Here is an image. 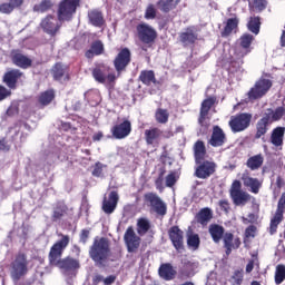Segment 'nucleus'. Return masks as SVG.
<instances>
[{"label":"nucleus","instance_id":"obj_29","mask_svg":"<svg viewBox=\"0 0 285 285\" xmlns=\"http://www.w3.org/2000/svg\"><path fill=\"white\" fill-rule=\"evenodd\" d=\"M285 127H276L271 134V144L276 148L284 146Z\"/></svg>","mask_w":285,"mask_h":285},{"label":"nucleus","instance_id":"obj_31","mask_svg":"<svg viewBox=\"0 0 285 285\" xmlns=\"http://www.w3.org/2000/svg\"><path fill=\"white\" fill-rule=\"evenodd\" d=\"M88 19L90 21V24L95 26L96 28H101V26L106 23V20L104 19V13L97 9L88 12Z\"/></svg>","mask_w":285,"mask_h":285},{"label":"nucleus","instance_id":"obj_47","mask_svg":"<svg viewBox=\"0 0 285 285\" xmlns=\"http://www.w3.org/2000/svg\"><path fill=\"white\" fill-rule=\"evenodd\" d=\"M285 281V265L279 264L276 266L275 271V284L279 285Z\"/></svg>","mask_w":285,"mask_h":285},{"label":"nucleus","instance_id":"obj_33","mask_svg":"<svg viewBox=\"0 0 285 285\" xmlns=\"http://www.w3.org/2000/svg\"><path fill=\"white\" fill-rule=\"evenodd\" d=\"M213 219V209L208 207L202 208L196 215V222L202 226H206Z\"/></svg>","mask_w":285,"mask_h":285},{"label":"nucleus","instance_id":"obj_10","mask_svg":"<svg viewBox=\"0 0 285 285\" xmlns=\"http://www.w3.org/2000/svg\"><path fill=\"white\" fill-rule=\"evenodd\" d=\"M195 177L197 179H208L213 177V174L217 171V164L213 160L203 159L195 163Z\"/></svg>","mask_w":285,"mask_h":285},{"label":"nucleus","instance_id":"obj_27","mask_svg":"<svg viewBox=\"0 0 285 285\" xmlns=\"http://www.w3.org/2000/svg\"><path fill=\"white\" fill-rule=\"evenodd\" d=\"M138 79L144 86H161V81L157 80L153 70H141Z\"/></svg>","mask_w":285,"mask_h":285},{"label":"nucleus","instance_id":"obj_14","mask_svg":"<svg viewBox=\"0 0 285 285\" xmlns=\"http://www.w3.org/2000/svg\"><path fill=\"white\" fill-rule=\"evenodd\" d=\"M124 242L126 244L128 253H137L139 246H141V237L137 236L135 228L129 226L124 235Z\"/></svg>","mask_w":285,"mask_h":285},{"label":"nucleus","instance_id":"obj_7","mask_svg":"<svg viewBox=\"0 0 285 285\" xmlns=\"http://www.w3.org/2000/svg\"><path fill=\"white\" fill-rule=\"evenodd\" d=\"M250 121H253V114L240 112L230 117L228 126L232 132H244L250 128Z\"/></svg>","mask_w":285,"mask_h":285},{"label":"nucleus","instance_id":"obj_58","mask_svg":"<svg viewBox=\"0 0 285 285\" xmlns=\"http://www.w3.org/2000/svg\"><path fill=\"white\" fill-rule=\"evenodd\" d=\"M267 6H268V2L266 0H254V8L258 10V12L266 10Z\"/></svg>","mask_w":285,"mask_h":285},{"label":"nucleus","instance_id":"obj_20","mask_svg":"<svg viewBox=\"0 0 285 285\" xmlns=\"http://www.w3.org/2000/svg\"><path fill=\"white\" fill-rule=\"evenodd\" d=\"M23 77V72L19 69H11L6 71L2 77V83L7 86L10 90H17V83H19V79Z\"/></svg>","mask_w":285,"mask_h":285},{"label":"nucleus","instance_id":"obj_42","mask_svg":"<svg viewBox=\"0 0 285 285\" xmlns=\"http://www.w3.org/2000/svg\"><path fill=\"white\" fill-rule=\"evenodd\" d=\"M200 244H202V239L199 238V234H188L187 235L188 248H193V250H198Z\"/></svg>","mask_w":285,"mask_h":285},{"label":"nucleus","instance_id":"obj_9","mask_svg":"<svg viewBox=\"0 0 285 285\" xmlns=\"http://www.w3.org/2000/svg\"><path fill=\"white\" fill-rule=\"evenodd\" d=\"M144 202L145 204H149V206L153 208L156 215H158V217H166L168 213V206L166 205V203H164V200H161L159 195L153 191L146 193L144 195Z\"/></svg>","mask_w":285,"mask_h":285},{"label":"nucleus","instance_id":"obj_12","mask_svg":"<svg viewBox=\"0 0 285 285\" xmlns=\"http://www.w3.org/2000/svg\"><path fill=\"white\" fill-rule=\"evenodd\" d=\"M284 210H285V193L281 195V198L277 203V209L275 212V215L271 219L269 224V233L271 235H275L277 233V226L284 222Z\"/></svg>","mask_w":285,"mask_h":285},{"label":"nucleus","instance_id":"obj_13","mask_svg":"<svg viewBox=\"0 0 285 285\" xmlns=\"http://www.w3.org/2000/svg\"><path fill=\"white\" fill-rule=\"evenodd\" d=\"M168 237L177 253H184L186 249L184 245V230L179 226L174 225L168 229Z\"/></svg>","mask_w":285,"mask_h":285},{"label":"nucleus","instance_id":"obj_28","mask_svg":"<svg viewBox=\"0 0 285 285\" xmlns=\"http://www.w3.org/2000/svg\"><path fill=\"white\" fill-rule=\"evenodd\" d=\"M208 233L214 244H219V242H222V239L224 238L226 229L224 228V226L219 224H210L208 228Z\"/></svg>","mask_w":285,"mask_h":285},{"label":"nucleus","instance_id":"obj_4","mask_svg":"<svg viewBox=\"0 0 285 285\" xmlns=\"http://www.w3.org/2000/svg\"><path fill=\"white\" fill-rule=\"evenodd\" d=\"M30 262L28 261V255L23 252H19L13 262L11 263V277L14 282H19L21 277L28 275V265Z\"/></svg>","mask_w":285,"mask_h":285},{"label":"nucleus","instance_id":"obj_17","mask_svg":"<svg viewBox=\"0 0 285 285\" xmlns=\"http://www.w3.org/2000/svg\"><path fill=\"white\" fill-rule=\"evenodd\" d=\"M132 132V122L125 119L122 122L116 124L111 128V135L114 139H126Z\"/></svg>","mask_w":285,"mask_h":285},{"label":"nucleus","instance_id":"obj_54","mask_svg":"<svg viewBox=\"0 0 285 285\" xmlns=\"http://www.w3.org/2000/svg\"><path fill=\"white\" fill-rule=\"evenodd\" d=\"M157 17V9L155 8V4H149L145 12L146 19H155Z\"/></svg>","mask_w":285,"mask_h":285},{"label":"nucleus","instance_id":"obj_8","mask_svg":"<svg viewBox=\"0 0 285 285\" xmlns=\"http://www.w3.org/2000/svg\"><path fill=\"white\" fill-rule=\"evenodd\" d=\"M271 88H273L271 79L259 78L247 92V97L249 101H257V99L265 97Z\"/></svg>","mask_w":285,"mask_h":285},{"label":"nucleus","instance_id":"obj_5","mask_svg":"<svg viewBox=\"0 0 285 285\" xmlns=\"http://www.w3.org/2000/svg\"><path fill=\"white\" fill-rule=\"evenodd\" d=\"M80 0H62L58 4L57 17L58 21H72L75 14H77V8H79Z\"/></svg>","mask_w":285,"mask_h":285},{"label":"nucleus","instance_id":"obj_55","mask_svg":"<svg viewBox=\"0 0 285 285\" xmlns=\"http://www.w3.org/2000/svg\"><path fill=\"white\" fill-rule=\"evenodd\" d=\"M14 9L10 2H4L0 4V12L1 14H11Z\"/></svg>","mask_w":285,"mask_h":285},{"label":"nucleus","instance_id":"obj_34","mask_svg":"<svg viewBox=\"0 0 285 285\" xmlns=\"http://www.w3.org/2000/svg\"><path fill=\"white\" fill-rule=\"evenodd\" d=\"M55 89H49L46 91H42L38 97V102L42 108H46V106H50L52 101H55Z\"/></svg>","mask_w":285,"mask_h":285},{"label":"nucleus","instance_id":"obj_37","mask_svg":"<svg viewBox=\"0 0 285 285\" xmlns=\"http://www.w3.org/2000/svg\"><path fill=\"white\" fill-rule=\"evenodd\" d=\"M223 244L224 246H234V250H237V248L242 246V238H235V235H233V233L227 232L223 235Z\"/></svg>","mask_w":285,"mask_h":285},{"label":"nucleus","instance_id":"obj_44","mask_svg":"<svg viewBox=\"0 0 285 285\" xmlns=\"http://www.w3.org/2000/svg\"><path fill=\"white\" fill-rule=\"evenodd\" d=\"M139 37H157V31L148 24H139L137 27Z\"/></svg>","mask_w":285,"mask_h":285},{"label":"nucleus","instance_id":"obj_25","mask_svg":"<svg viewBox=\"0 0 285 285\" xmlns=\"http://www.w3.org/2000/svg\"><path fill=\"white\" fill-rule=\"evenodd\" d=\"M193 151L195 163L202 161L208 157V151L204 140H197L193 146Z\"/></svg>","mask_w":285,"mask_h":285},{"label":"nucleus","instance_id":"obj_15","mask_svg":"<svg viewBox=\"0 0 285 285\" xmlns=\"http://www.w3.org/2000/svg\"><path fill=\"white\" fill-rule=\"evenodd\" d=\"M255 40L254 37H240L236 41L235 55L238 59H244L246 55H250L253 52V41Z\"/></svg>","mask_w":285,"mask_h":285},{"label":"nucleus","instance_id":"obj_46","mask_svg":"<svg viewBox=\"0 0 285 285\" xmlns=\"http://www.w3.org/2000/svg\"><path fill=\"white\" fill-rule=\"evenodd\" d=\"M155 45V37H140L138 40V46H140L141 50L145 52L148 50V48H153Z\"/></svg>","mask_w":285,"mask_h":285},{"label":"nucleus","instance_id":"obj_50","mask_svg":"<svg viewBox=\"0 0 285 285\" xmlns=\"http://www.w3.org/2000/svg\"><path fill=\"white\" fill-rule=\"evenodd\" d=\"M8 97H12V89L0 85V101H6Z\"/></svg>","mask_w":285,"mask_h":285},{"label":"nucleus","instance_id":"obj_32","mask_svg":"<svg viewBox=\"0 0 285 285\" xmlns=\"http://www.w3.org/2000/svg\"><path fill=\"white\" fill-rule=\"evenodd\" d=\"M246 166L249 170H259L264 166V154H257L249 157L246 161Z\"/></svg>","mask_w":285,"mask_h":285},{"label":"nucleus","instance_id":"obj_64","mask_svg":"<svg viewBox=\"0 0 285 285\" xmlns=\"http://www.w3.org/2000/svg\"><path fill=\"white\" fill-rule=\"evenodd\" d=\"M100 282H104V276L97 274L92 277V285H99Z\"/></svg>","mask_w":285,"mask_h":285},{"label":"nucleus","instance_id":"obj_53","mask_svg":"<svg viewBox=\"0 0 285 285\" xmlns=\"http://www.w3.org/2000/svg\"><path fill=\"white\" fill-rule=\"evenodd\" d=\"M91 50L96 56L104 55V43L101 41H95L91 43Z\"/></svg>","mask_w":285,"mask_h":285},{"label":"nucleus","instance_id":"obj_3","mask_svg":"<svg viewBox=\"0 0 285 285\" xmlns=\"http://www.w3.org/2000/svg\"><path fill=\"white\" fill-rule=\"evenodd\" d=\"M285 115L284 107H277L275 110L272 108L266 109L262 118L256 122V132L254 135L255 139H264L266 132H268V127L275 121H279Z\"/></svg>","mask_w":285,"mask_h":285},{"label":"nucleus","instance_id":"obj_41","mask_svg":"<svg viewBox=\"0 0 285 285\" xmlns=\"http://www.w3.org/2000/svg\"><path fill=\"white\" fill-rule=\"evenodd\" d=\"M249 32L253 35H259V29L262 28V21L259 17H252L247 23Z\"/></svg>","mask_w":285,"mask_h":285},{"label":"nucleus","instance_id":"obj_11","mask_svg":"<svg viewBox=\"0 0 285 285\" xmlns=\"http://www.w3.org/2000/svg\"><path fill=\"white\" fill-rule=\"evenodd\" d=\"M132 61V53L128 47L121 48L114 59V68L118 75L126 72V68L130 66Z\"/></svg>","mask_w":285,"mask_h":285},{"label":"nucleus","instance_id":"obj_62","mask_svg":"<svg viewBox=\"0 0 285 285\" xmlns=\"http://www.w3.org/2000/svg\"><path fill=\"white\" fill-rule=\"evenodd\" d=\"M116 281H117V276L110 275V276H107L106 278H104L102 282L105 285H112V284H115Z\"/></svg>","mask_w":285,"mask_h":285},{"label":"nucleus","instance_id":"obj_6","mask_svg":"<svg viewBox=\"0 0 285 285\" xmlns=\"http://www.w3.org/2000/svg\"><path fill=\"white\" fill-rule=\"evenodd\" d=\"M229 196L234 206H246L253 196L242 189V181L234 180L229 189Z\"/></svg>","mask_w":285,"mask_h":285},{"label":"nucleus","instance_id":"obj_48","mask_svg":"<svg viewBox=\"0 0 285 285\" xmlns=\"http://www.w3.org/2000/svg\"><path fill=\"white\" fill-rule=\"evenodd\" d=\"M257 233V227L255 225H249L246 229H245V234H244V244H246V242H248V239L255 238V235Z\"/></svg>","mask_w":285,"mask_h":285},{"label":"nucleus","instance_id":"obj_40","mask_svg":"<svg viewBox=\"0 0 285 285\" xmlns=\"http://www.w3.org/2000/svg\"><path fill=\"white\" fill-rule=\"evenodd\" d=\"M168 119H170V114L168 109L158 108L155 112V120L157 124H168Z\"/></svg>","mask_w":285,"mask_h":285},{"label":"nucleus","instance_id":"obj_51","mask_svg":"<svg viewBox=\"0 0 285 285\" xmlns=\"http://www.w3.org/2000/svg\"><path fill=\"white\" fill-rule=\"evenodd\" d=\"M104 168H106V165L97 161L94 166V170H92L91 175L94 177H101V175H104Z\"/></svg>","mask_w":285,"mask_h":285},{"label":"nucleus","instance_id":"obj_16","mask_svg":"<svg viewBox=\"0 0 285 285\" xmlns=\"http://www.w3.org/2000/svg\"><path fill=\"white\" fill-rule=\"evenodd\" d=\"M61 23H63V21H59V18L49 14L45 19H42V21L40 22V27L42 28L43 32H46V35L55 37V35L59 32Z\"/></svg>","mask_w":285,"mask_h":285},{"label":"nucleus","instance_id":"obj_26","mask_svg":"<svg viewBox=\"0 0 285 285\" xmlns=\"http://www.w3.org/2000/svg\"><path fill=\"white\" fill-rule=\"evenodd\" d=\"M161 135H164V131L159 129L158 127H151L149 129L145 130V141L147 146H153V144H157L159 139H161Z\"/></svg>","mask_w":285,"mask_h":285},{"label":"nucleus","instance_id":"obj_63","mask_svg":"<svg viewBox=\"0 0 285 285\" xmlns=\"http://www.w3.org/2000/svg\"><path fill=\"white\" fill-rule=\"evenodd\" d=\"M9 3L13 9H17L23 6V0H9Z\"/></svg>","mask_w":285,"mask_h":285},{"label":"nucleus","instance_id":"obj_59","mask_svg":"<svg viewBox=\"0 0 285 285\" xmlns=\"http://www.w3.org/2000/svg\"><path fill=\"white\" fill-rule=\"evenodd\" d=\"M90 237V230L89 229H82L80 232V243L81 244H88V238Z\"/></svg>","mask_w":285,"mask_h":285},{"label":"nucleus","instance_id":"obj_38","mask_svg":"<svg viewBox=\"0 0 285 285\" xmlns=\"http://www.w3.org/2000/svg\"><path fill=\"white\" fill-rule=\"evenodd\" d=\"M68 215V205L66 204H57L53 208V213L51 216L52 222H60L65 216Z\"/></svg>","mask_w":285,"mask_h":285},{"label":"nucleus","instance_id":"obj_36","mask_svg":"<svg viewBox=\"0 0 285 285\" xmlns=\"http://www.w3.org/2000/svg\"><path fill=\"white\" fill-rule=\"evenodd\" d=\"M238 26L239 20L237 18H229L223 31V36L228 37L230 35H237V30H239Z\"/></svg>","mask_w":285,"mask_h":285},{"label":"nucleus","instance_id":"obj_24","mask_svg":"<svg viewBox=\"0 0 285 285\" xmlns=\"http://www.w3.org/2000/svg\"><path fill=\"white\" fill-rule=\"evenodd\" d=\"M158 275L161 279H165V282H171V279H175L177 276V271H175L173 264L163 263L158 268Z\"/></svg>","mask_w":285,"mask_h":285},{"label":"nucleus","instance_id":"obj_1","mask_svg":"<svg viewBox=\"0 0 285 285\" xmlns=\"http://www.w3.org/2000/svg\"><path fill=\"white\" fill-rule=\"evenodd\" d=\"M58 237H61V239H59L51 246L48 255L49 264L51 266H58V268H60L66 277H76L77 271H79L80 268L79 261L72 257H66L61 259L63 250H66V248H68V245L70 244V236L60 233L58 234Z\"/></svg>","mask_w":285,"mask_h":285},{"label":"nucleus","instance_id":"obj_19","mask_svg":"<svg viewBox=\"0 0 285 285\" xmlns=\"http://www.w3.org/2000/svg\"><path fill=\"white\" fill-rule=\"evenodd\" d=\"M228 138L226 137V132L218 125H215L212 130V136L208 140L209 146L213 148H222V146L226 145Z\"/></svg>","mask_w":285,"mask_h":285},{"label":"nucleus","instance_id":"obj_45","mask_svg":"<svg viewBox=\"0 0 285 285\" xmlns=\"http://www.w3.org/2000/svg\"><path fill=\"white\" fill-rule=\"evenodd\" d=\"M53 6L52 0H42L33 6V12H48V10H52Z\"/></svg>","mask_w":285,"mask_h":285},{"label":"nucleus","instance_id":"obj_43","mask_svg":"<svg viewBox=\"0 0 285 285\" xmlns=\"http://www.w3.org/2000/svg\"><path fill=\"white\" fill-rule=\"evenodd\" d=\"M150 220L147 218H138L137 220V233L138 235H146L150 230Z\"/></svg>","mask_w":285,"mask_h":285},{"label":"nucleus","instance_id":"obj_52","mask_svg":"<svg viewBox=\"0 0 285 285\" xmlns=\"http://www.w3.org/2000/svg\"><path fill=\"white\" fill-rule=\"evenodd\" d=\"M165 181H166L167 188H173V186L177 184V176L175 171H171L170 174H168L165 178Z\"/></svg>","mask_w":285,"mask_h":285},{"label":"nucleus","instance_id":"obj_35","mask_svg":"<svg viewBox=\"0 0 285 285\" xmlns=\"http://www.w3.org/2000/svg\"><path fill=\"white\" fill-rule=\"evenodd\" d=\"M110 70V67L106 65H98L92 70V77L98 81V83H104L106 81V73Z\"/></svg>","mask_w":285,"mask_h":285},{"label":"nucleus","instance_id":"obj_2","mask_svg":"<svg viewBox=\"0 0 285 285\" xmlns=\"http://www.w3.org/2000/svg\"><path fill=\"white\" fill-rule=\"evenodd\" d=\"M89 257L97 268H106L110 259V240L106 237L95 238L89 249Z\"/></svg>","mask_w":285,"mask_h":285},{"label":"nucleus","instance_id":"obj_57","mask_svg":"<svg viewBox=\"0 0 285 285\" xmlns=\"http://www.w3.org/2000/svg\"><path fill=\"white\" fill-rule=\"evenodd\" d=\"M195 41H197V38L195 37H183L180 39V42L183 43L184 48H188L189 46H195Z\"/></svg>","mask_w":285,"mask_h":285},{"label":"nucleus","instance_id":"obj_39","mask_svg":"<svg viewBox=\"0 0 285 285\" xmlns=\"http://www.w3.org/2000/svg\"><path fill=\"white\" fill-rule=\"evenodd\" d=\"M177 2L175 0H158L157 8L160 9L161 12H170V10H175Z\"/></svg>","mask_w":285,"mask_h":285},{"label":"nucleus","instance_id":"obj_21","mask_svg":"<svg viewBox=\"0 0 285 285\" xmlns=\"http://www.w3.org/2000/svg\"><path fill=\"white\" fill-rule=\"evenodd\" d=\"M240 179L243 181V186H245V188H248L249 193H253L254 195H259L262 181H259L257 178L250 177V173L248 170H245L242 174Z\"/></svg>","mask_w":285,"mask_h":285},{"label":"nucleus","instance_id":"obj_22","mask_svg":"<svg viewBox=\"0 0 285 285\" xmlns=\"http://www.w3.org/2000/svg\"><path fill=\"white\" fill-rule=\"evenodd\" d=\"M119 204V194L116 190L109 193L108 199L102 202V210L106 215H112Z\"/></svg>","mask_w":285,"mask_h":285},{"label":"nucleus","instance_id":"obj_30","mask_svg":"<svg viewBox=\"0 0 285 285\" xmlns=\"http://www.w3.org/2000/svg\"><path fill=\"white\" fill-rule=\"evenodd\" d=\"M51 75L55 81H61L63 77H66V79H70L68 76V69L61 62L55 63V66L51 68Z\"/></svg>","mask_w":285,"mask_h":285},{"label":"nucleus","instance_id":"obj_60","mask_svg":"<svg viewBox=\"0 0 285 285\" xmlns=\"http://www.w3.org/2000/svg\"><path fill=\"white\" fill-rule=\"evenodd\" d=\"M10 145L8 144V140L6 138L0 139V151L2 153H9Z\"/></svg>","mask_w":285,"mask_h":285},{"label":"nucleus","instance_id":"obj_49","mask_svg":"<svg viewBox=\"0 0 285 285\" xmlns=\"http://www.w3.org/2000/svg\"><path fill=\"white\" fill-rule=\"evenodd\" d=\"M164 175H166V168H160L158 177L155 180L157 190H161V188H164Z\"/></svg>","mask_w":285,"mask_h":285},{"label":"nucleus","instance_id":"obj_56","mask_svg":"<svg viewBox=\"0 0 285 285\" xmlns=\"http://www.w3.org/2000/svg\"><path fill=\"white\" fill-rule=\"evenodd\" d=\"M218 206L220 208V210H223V213H230V202H228V199H220L218 202Z\"/></svg>","mask_w":285,"mask_h":285},{"label":"nucleus","instance_id":"obj_18","mask_svg":"<svg viewBox=\"0 0 285 285\" xmlns=\"http://www.w3.org/2000/svg\"><path fill=\"white\" fill-rule=\"evenodd\" d=\"M11 61L18 68H22V70H28V68H32V59L28 56L23 55L21 50L13 49L10 53Z\"/></svg>","mask_w":285,"mask_h":285},{"label":"nucleus","instance_id":"obj_23","mask_svg":"<svg viewBox=\"0 0 285 285\" xmlns=\"http://www.w3.org/2000/svg\"><path fill=\"white\" fill-rule=\"evenodd\" d=\"M215 101H217V98L215 97H209L205 100H203L200 105V111H199V117H198V124L200 126H204V122L206 121V118L208 117V114L210 112V108L215 106Z\"/></svg>","mask_w":285,"mask_h":285},{"label":"nucleus","instance_id":"obj_61","mask_svg":"<svg viewBox=\"0 0 285 285\" xmlns=\"http://www.w3.org/2000/svg\"><path fill=\"white\" fill-rule=\"evenodd\" d=\"M243 222L245 224H255V222H257V216L253 213L248 214V218L243 217Z\"/></svg>","mask_w":285,"mask_h":285}]
</instances>
